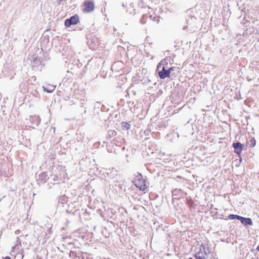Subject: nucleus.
Listing matches in <instances>:
<instances>
[{"label":"nucleus","mask_w":259,"mask_h":259,"mask_svg":"<svg viewBox=\"0 0 259 259\" xmlns=\"http://www.w3.org/2000/svg\"><path fill=\"white\" fill-rule=\"evenodd\" d=\"M19 245H21V240L19 238V237H17V240H16V244L15 246L14 247L16 248V247H17Z\"/></svg>","instance_id":"23"},{"label":"nucleus","mask_w":259,"mask_h":259,"mask_svg":"<svg viewBox=\"0 0 259 259\" xmlns=\"http://www.w3.org/2000/svg\"><path fill=\"white\" fill-rule=\"evenodd\" d=\"M3 259H11V258L9 256H7L5 257H3Z\"/></svg>","instance_id":"28"},{"label":"nucleus","mask_w":259,"mask_h":259,"mask_svg":"<svg viewBox=\"0 0 259 259\" xmlns=\"http://www.w3.org/2000/svg\"><path fill=\"white\" fill-rule=\"evenodd\" d=\"M48 179V175L46 172H42L39 175V180L41 182H46Z\"/></svg>","instance_id":"13"},{"label":"nucleus","mask_w":259,"mask_h":259,"mask_svg":"<svg viewBox=\"0 0 259 259\" xmlns=\"http://www.w3.org/2000/svg\"><path fill=\"white\" fill-rule=\"evenodd\" d=\"M196 259H206V258L201 253L200 251L197 252L195 255Z\"/></svg>","instance_id":"15"},{"label":"nucleus","mask_w":259,"mask_h":259,"mask_svg":"<svg viewBox=\"0 0 259 259\" xmlns=\"http://www.w3.org/2000/svg\"><path fill=\"white\" fill-rule=\"evenodd\" d=\"M79 21V18L77 15L75 14L70 17L69 18L66 19L65 21V26L66 27H69L71 25L77 24Z\"/></svg>","instance_id":"5"},{"label":"nucleus","mask_w":259,"mask_h":259,"mask_svg":"<svg viewBox=\"0 0 259 259\" xmlns=\"http://www.w3.org/2000/svg\"><path fill=\"white\" fill-rule=\"evenodd\" d=\"M33 63H34L35 64H37L38 63V61H39V60L38 59L37 57H33Z\"/></svg>","instance_id":"24"},{"label":"nucleus","mask_w":259,"mask_h":259,"mask_svg":"<svg viewBox=\"0 0 259 259\" xmlns=\"http://www.w3.org/2000/svg\"><path fill=\"white\" fill-rule=\"evenodd\" d=\"M125 103V101L124 99H120V101L118 102V105H123Z\"/></svg>","instance_id":"25"},{"label":"nucleus","mask_w":259,"mask_h":259,"mask_svg":"<svg viewBox=\"0 0 259 259\" xmlns=\"http://www.w3.org/2000/svg\"><path fill=\"white\" fill-rule=\"evenodd\" d=\"M123 180L120 175H117L115 179L113 182V185L114 189L117 191L120 192L124 191L123 188Z\"/></svg>","instance_id":"4"},{"label":"nucleus","mask_w":259,"mask_h":259,"mask_svg":"<svg viewBox=\"0 0 259 259\" xmlns=\"http://www.w3.org/2000/svg\"><path fill=\"white\" fill-rule=\"evenodd\" d=\"M239 220L244 226H251L253 224L251 219L249 218H244L240 216Z\"/></svg>","instance_id":"9"},{"label":"nucleus","mask_w":259,"mask_h":259,"mask_svg":"<svg viewBox=\"0 0 259 259\" xmlns=\"http://www.w3.org/2000/svg\"><path fill=\"white\" fill-rule=\"evenodd\" d=\"M34 119H35V124L36 125H38V124L40 123V119L37 117H32V120H33Z\"/></svg>","instance_id":"21"},{"label":"nucleus","mask_w":259,"mask_h":259,"mask_svg":"<svg viewBox=\"0 0 259 259\" xmlns=\"http://www.w3.org/2000/svg\"><path fill=\"white\" fill-rule=\"evenodd\" d=\"M121 126L123 130H127L130 128L131 125L129 123L122 121L121 123Z\"/></svg>","instance_id":"14"},{"label":"nucleus","mask_w":259,"mask_h":259,"mask_svg":"<svg viewBox=\"0 0 259 259\" xmlns=\"http://www.w3.org/2000/svg\"><path fill=\"white\" fill-rule=\"evenodd\" d=\"M188 259H193V258H192V257H190V258H189Z\"/></svg>","instance_id":"39"},{"label":"nucleus","mask_w":259,"mask_h":259,"mask_svg":"<svg viewBox=\"0 0 259 259\" xmlns=\"http://www.w3.org/2000/svg\"><path fill=\"white\" fill-rule=\"evenodd\" d=\"M58 179H59V177L56 176H54L53 178V180L54 181H56L58 180Z\"/></svg>","instance_id":"26"},{"label":"nucleus","mask_w":259,"mask_h":259,"mask_svg":"<svg viewBox=\"0 0 259 259\" xmlns=\"http://www.w3.org/2000/svg\"><path fill=\"white\" fill-rule=\"evenodd\" d=\"M148 17V15L147 14L144 15L142 16V18L141 19V20H140V22H141V23L142 24H145L146 22H145V18L146 17Z\"/></svg>","instance_id":"20"},{"label":"nucleus","mask_w":259,"mask_h":259,"mask_svg":"<svg viewBox=\"0 0 259 259\" xmlns=\"http://www.w3.org/2000/svg\"><path fill=\"white\" fill-rule=\"evenodd\" d=\"M239 157L240 161H242V157H241V156H240V157Z\"/></svg>","instance_id":"36"},{"label":"nucleus","mask_w":259,"mask_h":259,"mask_svg":"<svg viewBox=\"0 0 259 259\" xmlns=\"http://www.w3.org/2000/svg\"><path fill=\"white\" fill-rule=\"evenodd\" d=\"M240 215L237 214H230L228 215V219L230 220L237 219L239 220Z\"/></svg>","instance_id":"17"},{"label":"nucleus","mask_w":259,"mask_h":259,"mask_svg":"<svg viewBox=\"0 0 259 259\" xmlns=\"http://www.w3.org/2000/svg\"><path fill=\"white\" fill-rule=\"evenodd\" d=\"M232 147L234 149V153H236L238 157H240L242 151L244 148V145L237 142H234L232 144Z\"/></svg>","instance_id":"7"},{"label":"nucleus","mask_w":259,"mask_h":259,"mask_svg":"<svg viewBox=\"0 0 259 259\" xmlns=\"http://www.w3.org/2000/svg\"><path fill=\"white\" fill-rule=\"evenodd\" d=\"M201 247H203L204 250L205 249V246H204V245L203 244H201Z\"/></svg>","instance_id":"30"},{"label":"nucleus","mask_w":259,"mask_h":259,"mask_svg":"<svg viewBox=\"0 0 259 259\" xmlns=\"http://www.w3.org/2000/svg\"><path fill=\"white\" fill-rule=\"evenodd\" d=\"M116 134H117V133L115 131L109 130L108 132L107 136H108V137L111 138V137L115 136L116 135Z\"/></svg>","instance_id":"16"},{"label":"nucleus","mask_w":259,"mask_h":259,"mask_svg":"<svg viewBox=\"0 0 259 259\" xmlns=\"http://www.w3.org/2000/svg\"><path fill=\"white\" fill-rule=\"evenodd\" d=\"M127 4L126 3V4H124V3H122V6L124 7V8H126L127 7Z\"/></svg>","instance_id":"29"},{"label":"nucleus","mask_w":259,"mask_h":259,"mask_svg":"<svg viewBox=\"0 0 259 259\" xmlns=\"http://www.w3.org/2000/svg\"><path fill=\"white\" fill-rule=\"evenodd\" d=\"M169 59L165 58L161 60V61L158 64L156 70H159L163 66H166L168 65Z\"/></svg>","instance_id":"10"},{"label":"nucleus","mask_w":259,"mask_h":259,"mask_svg":"<svg viewBox=\"0 0 259 259\" xmlns=\"http://www.w3.org/2000/svg\"><path fill=\"white\" fill-rule=\"evenodd\" d=\"M68 245L70 248H72V246H74V243L72 242H71V243H69Z\"/></svg>","instance_id":"27"},{"label":"nucleus","mask_w":259,"mask_h":259,"mask_svg":"<svg viewBox=\"0 0 259 259\" xmlns=\"http://www.w3.org/2000/svg\"><path fill=\"white\" fill-rule=\"evenodd\" d=\"M127 96H129V93L128 92H126V95H125V97H127Z\"/></svg>","instance_id":"34"},{"label":"nucleus","mask_w":259,"mask_h":259,"mask_svg":"<svg viewBox=\"0 0 259 259\" xmlns=\"http://www.w3.org/2000/svg\"><path fill=\"white\" fill-rule=\"evenodd\" d=\"M174 72H176V70H172V71L171 72V74H172L174 73Z\"/></svg>","instance_id":"32"},{"label":"nucleus","mask_w":259,"mask_h":259,"mask_svg":"<svg viewBox=\"0 0 259 259\" xmlns=\"http://www.w3.org/2000/svg\"><path fill=\"white\" fill-rule=\"evenodd\" d=\"M83 11L84 13H91L94 10L95 4L93 1H85L83 3Z\"/></svg>","instance_id":"6"},{"label":"nucleus","mask_w":259,"mask_h":259,"mask_svg":"<svg viewBox=\"0 0 259 259\" xmlns=\"http://www.w3.org/2000/svg\"><path fill=\"white\" fill-rule=\"evenodd\" d=\"M77 254V253L75 252L74 251L71 250L70 251V257L72 258L73 259H76V255Z\"/></svg>","instance_id":"19"},{"label":"nucleus","mask_w":259,"mask_h":259,"mask_svg":"<svg viewBox=\"0 0 259 259\" xmlns=\"http://www.w3.org/2000/svg\"><path fill=\"white\" fill-rule=\"evenodd\" d=\"M127 103L128 105H130V104H131V101H127ZM131 107V106H130V105H129V107Z\"/></svg>","instance_id":"31"},{"label":"nucleus","mask_w":259,"mask_h":259,"mask_svg":"<svg viewBox=\"0 0 259 259\" xmlns=\"http://www.w3.org/2000/svg\"><path fill=\"white\" fill-rule=\"evenodd\" d=\"M135 185L141 190L144 191L146 188V181L141 173L137 172L135 174V177L133 181Z\"/></svg>","instance_id":"2"},{"label":"nucleus","mask_w":259,"mask_h":259,"mask_svg":"<svg viewBox=\"0 0 259 259\" xmlns=\"http://www.w3.org/2000/svg\"><path fill=\"white\" fill-rule=\"evenodd\" d=\"M76 259H93L91 254L82 252H78L76 255Z\"/></svg>","instance_id":"8"},{"label":"nucleus","mask_w":259,"mask_h":259,"mask_svg":"<svg viewBox=\"0 0 259 259\" xmlns=\"http://www.w3.org/2000/svg\"><path fill=\"white\" fill-rule=\"evenodd\" d=\"M248 22H249V21H246V22H245L244 23V24H247V23H248Z\"/></svg>","instance_id":"37"},{"label":"nucleus","mask_w":259,"mask_h":259,"mask_svg":"<svg viewBox=\"0 0 259 259\" xmlns=\"http://www.w3.org/2000/svg\"><path fill=\"white\" fill-rule=\"evenodd\" d=\"M152 125H148L147 128L144 131L143 133H141V137L143 138H144V140L145 142V145L148 147L149 149H151L152 150H154L155 148V144L153 142L152 144L151 145H147L148 143H150L151 142L149 141V138L148 137V136H150V135L151 134V131H152Z\"/></svg>","instance_id":"3"},{"label":"nucleus","mask_w":259,"mask_h":259,"mask_svg":"<svg viewBox=\"0 0 259 259\" xmlns=\"http://www.w3.org/2000/svg\"><path fill=\"white\" fill-rule=\"evenodd\" d=\"M256 249L259 252V245L257 246Z\"/></svg>","instance_id":"33"},{"label":"nucleus","mask_w":259,"mask_h":259,"mask_svg":"<svg viewBox=\"0 0 259 259\" xmlns=\"http://www.w3.org/2000/svg\"><path fill=\"white\" fill-rule=\"evenodd\" d=\"M149 17H150V18H151L152 15H150Z\"/></svg>","instance_id":"40"},{"label":"nucleus","mask_w":259,"mask_h":259,"mask_svg":"<svg viewBox=\"0 0 259 259\" xmlns=\"http://www.w3.org/2000/svg\"><path fill=\"white\" fill-rule=\"evenodd\" d=\"M80 101L81 102V104H83V102L84 101V100H81Z\"/></svg>","instance_id":"35"},{"label":"nucleus","mask_w":259,"mask_h":259,"mask_svg":"<svg viewBox=\"0 0 259 259\" xmlns=\"http://www.w3.org/2000/svg\"><path fill=\"white\" fill-rule=\"evenodd\" d=\"M184 192L180 189H175L172 191V196H179L181 197L183 196Z\"/></svg>","instance_id":"11"},{"label":"nucleus","mask_w":259,"mask_h":259,"mask_svg":"<svg viewBox=\"0 0 259 259\" xmlns=\"http://www.w3.org/2000/svg\"><path fill=\"white\" fill-rule=\"evenodd\" d=\"M117 141V140L115 139L114 140V143H115V141Z\"/></svg>","instance_id":"38"},{"label":"nucleus","mask_w":259,"mask_h":259,"mask_svg":"<svg viewBox=\"0 0 259 259\" xmlns=\"http://www.w3.org/2000/svg\"><path fill=\"white\" fill-rule=\"evenodd\" d=\"M156 71L158 72L159 77L162 79L175 77L179 72L178 68L175 67L167 68V67L163 66L159 70Z\"/></svg>","instance_id":"1"},{"label":"nucleus","mask_w":259,"mask_h":259,"mask_svg":"<svg viewBox=\"0 0 259 259\" xmlns=\"http://www.w3.org/2000/svg\"><path fill=\"white\" fill-rule=\"evenodd\" d=\"M55 89V87L51 84H49L47 87H43L44 91L48 93H51L53 92Z\"/></svg>","instance_id":"12"},{"label":"nucleus","mask_w":259,"mask_h":259,"mask_svg":"<svg viewBox=\"0 0 259 259\" xmlns=\"http://www.w3.org/2000/svg\"><path fill=\"white\" fill-rule=\"evenodd\" d=\"M186 204H188L190 208L193 207L192 204L193 203V201L192 199H187L186 200Z\"/></svg>","instance_id":"18"},{"label":"nucleus","mask_w":259,"mask_h":259,"mask_svg":"<svg viewBox=\"0 0 259 259\" xmlns=\"http://www.w3.org/2000/svg\"><path fill=\"white\" fill-rule=\"evenodd\" d=\"M255 140L254 138H253L252 139H251L250 141V146L251 147H253L255 146Z\"/></svg>","instance_id":"22"}]
</instances>
